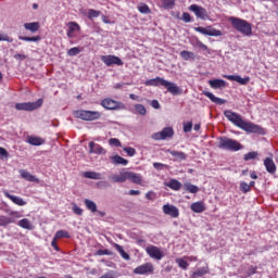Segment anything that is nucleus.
<instances>
[{
    "mask_svg": "<svg viewBox=\"0 0 278 278\" xmlns=\"http://www.w3.org/2000/svg\"><path fill=\"white\" fill-rule=\"evenodd\" d=\"M124 151H125V152L127 153V155H129V156H134V155H136V153H137L136 149H135V148H130V147L124 148Z\"/></svg>",
    "mask_w": 278,
    "mask_h": 278,
    "instance_id": "4d7b16f0",
    "label": "nucleus"
},
{
    "mask_svg": "<svg viewBox=\"0 0 278 278\" xmlns=\"http://www.w3.org/2000/svg\"><path fill=\"white\" fill-rule=\"evenodd\" d=\"M208 273H210L208 267H201L192 273V278H202L204 277V275H208Z\"/></svg>",
    "mask_w": 278,
    "mask_h": 278,
    "instance_id": "c756f323",
    "label": "nucleus"
},
{
    "mask_svg": "<svg viewBox=\"0 0 278 278\" xmlns=\"http://www.w3.org/2000/svg\"><path fill=\"white\" fill-rule=\"evenodd\" d=\"M101 105L106 109V110H111V111H115V110H125V104L123 102H118V101H114L111 98H106L104 100L101 101Z\"/></svg>",
    "mask_w": 278,
    "mask_h": 278,
    "instance_id": "0eeeda50",
    "label": "nucleus"
},
{
    "mask_svg": "<svg viewBox=\"0 0 278 278\" xmlns=\"http://www.w3.org/2000/svg\"><path fill=\"white\" fill-rule=\"evenodd\" d=\"M114 249H116L121 257H123V260H126V262H129V260H131L130 254L124 250L123 245H119L118 243H114Z\"/></svg>",
    "mask_w": 278,
    "mask_h": 278,
    "instance_id": "a878e982",
    "label": "nucleus"
},
{
    "mask_svg": "<svg viewBox=\"0 0 278 278\" xmlns=\"http://www.w3.org/2000/svg\"><path fill=\"white\" fill-rule=\"evenodd\" d=\"M17 225L22 229H33V225H31L30 220L27 218H23V219L18 220Z\"/></svg>",
    "mask_w": 278,
    "mask_h": 278,
    "instance_id": "4c0bfd02",
    "label": "nucleus"
},
{
    "mask_svg": "<svg viewBox=\"0 0 278 278\" xmlns=\"http://www.w3.org/2000/svg\"><path fill=\"white\" fill-rule=\"evenodd\" d=\"M180 56L186 60V61H189V60H194L195 59V54L193 52H190V51H181L180 52Z\"/></svg>",
    "mask_w": 278,
    "mask_h": 278,
    "instance_id": "58836bf2",
    "label": "nucleus"
},
{
    "mask_svg": "<svg viewBox=\"0 0 278 278\" xmlns=\"http://www.w3.org/2000/svg\"><path fill=\"white\" fill-rule=\"evenodd\" d=\"M146 253L149 255V257H151L152 260H163V257H165L164 252L155 245H148L146 248Z\"/></svg>",
    "mask_w": 278,
    "mask_h": 278,
    "instance_id": "f8f14e48",
    "label": "nucleus"
},
{
    "mask_svg": "<svg viewBox=\"0 0 278 278\" xmlns=\"http://www.w3.org/2000/svg\"><path fill=\"white\" fill-rule=\"evenodd\" d=\"M54 238L56 240H60L61 238H71L70 232L66 230H58L54 235Z\"/></svg>",
    "mask_w": 278,
    "mask_h": 278,
    "instance_id": "a19ab883",
    "label": "nucleus"
},
{
    "mask_svg": "<svg viewBox=\"0 0 278 278\" xmlns=\"http://www.w3.org/2000/svg\"><path fill=\"white\" fill-rule=\"evenodd\" d=\"M24 29L29 30L30 33H37L40 29V23L34 22V23H25L23 25Z\"/></svg>",
    "mask_w": 278,
    "mask_h": 278,
    "instance_id": "bb28decb",
    "label": "nucleus"
},
{
    "mask_svg": "<svg viewBox=\"0 0 278 278\" xmlns=\"http://www.w3.org/2000/svg\"><path fill=\"white\" fill-rule=\"evenodd\" d=\"M98 255H111L110 250H99Z\"/></svg>",
    "mask_w": 278,
    "mask_h": 278,
    "instance_id": "0e129e2a",
    "label": "nucleus"
},
{
    "mask_svg": "<svg viewBox=\"0 0 278 278\" xmlns=\"http://www.w3.org/2000/svg\"><path fill=\"white\" fill-rule=\"evenodd\" d=\"M130 180L134 184L142 185V177L139 174L132 172H126V180Z\"/></svg>",
    "mask_w": 278,
    "mask_h": 278,
    "instance_id": "4be33fe9",
    "label": "nucleus"
},
{
    "mask_svg": "<svg viewBox=\"0 0 278 278\" xmlns=\"http://www.w3.org/2000/svg\"><path fill=\"white\" fill-rule=\"evenodd\" d=\"M167 165L163 164V163H153V167L156 169H162L163 167H166Z\"/></svg>",
    "mask_w": 278,
    "mask_h": 278,
    "instance_id": "e2e57ef3",
    "label": "nucleus"
},
{
    "mask_svg": "<svg viewBox=\"0 0 278 278\" xmlns=\"http://www.w3.org/2000/svg\"><path fill=\"white\" fill-rule=\"evenodd\" d=\"M43 104L42 99H38L36 102L16 103L15 109L18 111H34L39 109Z\"/></svg>",
    "mask_w": 278,
    "mask_h": 278,
    "instance_id": "6e6552de",
    "label": "nucleus"
},
{
    "mask_svg": "<svg viewBox=\"0 0 278 278\" xmlns=\"http://www.w3.org/2000/svg\"><path fill=\"white\" fill-rule=\"evenodd\" d=\"M208 85L214 89H220L227 86V83L223 79L210 80Z\"/></svg>",
    "mask_w": 278,
    "mask_h": 278,
    "instance_id": "c85d7f7f",
    "label": "nucleus"
},
{
    "mask_svg": "<svg viewBox=\"0 0 278 278\" xmlns=\"http://www.w3.org/2000/svg\"><path fill=\"white\" fill-rule=\"evenodd\" d=\"M218 141V148L223 150L239 151L242 149V144L235 139L220 137Z\"/></svg>",
    "mask_w": 278,
    "mask_h": 278,
    "instance_id": "20e7f679",
    "label": "nucleus"
},
{
    "mask_svg": "<svg viewBox=\"0 0 278 278\" xmlns=\"http://www.w3.org/2000/svg\"><path fill=\"white\" fill-rule=\"evenodd\" d=\"M163 213L166 216H170L172 218H178L180 216L179 208L172 204H164L163 205Z\"/></svg>",
    "mask_w": 278,
    "mask_h": 278,
    "instance_id": "2eb2a0df",
    "label": "nucleus"
},
{
    "mask_svg": "<svg viewBox=\"0 0 278 278\" xmlns=\"http://www.w3.org/2000/svg\"><path fill=\"white\" fill-rule=\"evenodd\" d=\"M18 39L23 40V41H27V42H37V41L41 40V37L40 36H34V37H23V36H20Z\"/></svg>",
    "mask_w": 278,
    "mask_h": 278,
    "instance_id": "79ce46f5",
    "label": "nucleus"
},
{
    "mask_svg": "<svg viewBox=\"0 0 278 278\" xmlns=\"http://www.w3.org/2000/svg\"><path fill=\"white\" fill-rule=\"evenodd\" d=\"M109 143H110L111 146L122 147V142H121V140L117 139V138H111V139L109 140Z\"/></svg>",
    "mask_w": 278,
    "mask_h": 278,
    "instance_id": "6e6d98bb",
    "label": "nucleus"
},
{
    "mask_svg": "<svg viewBox=\"0 0 278 278\" xmlns=\"http://www.w3.org/2000/svg\"><path fill=\"white\" fill-rule=\"evenodd\" d=\"M155 267L153 263H144L140 266H137L132 273L134 275H153Z\"/></svg>",
    "mask_w": 278,
    "mask_h": 278,
    "instance_id": "9b49d317",
    "label": "nucleus"
},
{
    "mask_svg": "<svg viewBox=\"0 0 278 278\" xmlns=\"http://www.w3.org/2000/svg\"><path fill=\"white\" fill-rule=\"evenodd\" d=\"M67 27H68V29H67L66 36L68 38H73L74 37V33L75 31H80V29H81L79 24H77L76 22H70L67 24Z\"/></svg>",
    "mask_w": 278,
    "mask_h": 278,
    "instance_id": "5701e85b",
    "label": "nucleus"
},
{
    "mask_svg": "<svg viewBox=\"0 0 278 278\" xmlns=\"http://www.w3.org/2000/svg\"><path fill=\"white\" fill-rule=\"evenodd\" d=\"M9 216L12 217L0 215V227H8V225L15 223V218H22V215L18 211H10Z\"/></svg>",
    "mask_w": 278,
    "mask_h": 278,
    "instance_id": "1a4fd4ad",
    "label": "nucleus"
},
{
    "mask_svg": "<svg viewBox=\"0 0 278 278\" xmlns=\"http://www.w3.org/2000/svg\"><path fill=\"white\" fill-rule=\"evenodd\" d=\"M111 160H112V163H113L114 165H119V164H121V165H127V164L129 163L128 160L124 159V157L121 156V155L112 156Z\"/></svg>",
    "mask_w": 278,
    "mask_h": 278,
    "instance_id": "f704fd0d",
    "label": "nucleus"
},
{
    "mask_svg": "<svg viewBox=\"0 0 278 278\" xmlns=\"http://www.w3.org/2000/svg\"><path fill=\"white\" fill-rule=\"evenodd\" d=\"M84 202H85V205H86L87 210L92 212V214L98 212V206H97L96 202H93L92 200H89V199H85Z\"/></svg>",
    "mask_w": 278,
    "mask_h": 278,
    "instance_id": "c9c22d12",
    "label": "nucleus"
},
{
    "mask_svg": "<svg viewBox=\"0 0 278 278\" xmlns=\"http://www.w3.org/2000/svg\"><path fill=\"white\" fill-rule=\"evenodd\" d=\"M101 15V11H96L93 9L88 10V18L93 20Z\"/></svg>",
    "mask_w": 278,
    "mask_h": 278,
    "instance_id": "c03bdc74",
    "label": "nucleus"
},
{
    "mask_svg": "<svg viewBox=\"0 0 278 278\" xmlns=\"http://www.w3.org/2000/svg\"><path fill=\"white\" fill-rule=\"evenodd\" d=\"M81 52V50L77 47H74L67 51V55L70 56H76Z\"/></svg>",
    "mask_w": 278,
    "mask_h": 278,
    "instance_id": "8fccbe9b",
    "label": "nucleus"
},
{
    "mask_svg": "<svg viewBox=\"0 0 278 278\" xmlns=\"http://www.w3.org/2000/svg\"><path fill=\"white\" fill-rule=\"evenodd\" d=\"M9 152L7 151V149L0 147V156H8Z\"/></svg>",
    "mask_w": 278,
    "mask_h": 278,
    "instance_id": "69168bd1",
    "label": "nucleus"
},
{
    "mask_svg": "<svg viewBox=\"0 0 278 278\" xmlns=\"http://www.w3.org/2000/svg\"><path fill=\"white\" fill-rule=\"evenodd\" d=\"M51 247L54 249V251H60V248L58 245V239L56 237H53L52 241H51Z\"/></svg>",
    "mask_w": 278,
    "mask_h": 278,
    "instance_id": "bf43d9fd",
    "label": "nucleus"
},
{
    "mask_svg": "<svg viewBox=\"0 0 278 278\" xmlns=\"http://www.w3.org/2000/svg\"><path fill=\"white\" fill-rule=\"evenodd\" d=\"M15 60L25 61L27 59V55L24 54H15L13 56Z\"/></svg>",
    "mask_w": 278,
    "mask_h": 278,
    "instance_id": "680f3d73",
    "label": "nucleus"
},
{
    "mask_svg": "<svg viewBox=\"0 0 278 278\" xmlns=\"http://www.w3.org/2000/svg\"><path fill=\"white\" fill-rule=\"evenodd\" d=\"M165 152L173 155L175 157V161H186L188 157V155L182 151L167 149Z\"/></svg>",
    "mask_w": 278,
    "mask_h": 278,
    "instance_id": "412c9836",
    "label": "nucleus"
},
{
    "mask_svg": "<svg viewBox=\"0 0 278 278\" xmlns=\"http://www.w3.org/2000/svg\"><path fill=\"white\" fill-rule=\"evenodd\" d=\"M264 166L269 174H275L277 172V165H275V161L270 157L264 160Z\"/></svg>",
    "mask_w": 278,
    "mask_h": 278,
    "instance_id": "6ab92c4d",
    "label": "nucleus"
},
{
    "mask_svg": "<svg viewBox=\"0 0 278 278\" xmlns=\"http://www.w3.org/2000/svg\"><path fill=\"white\" fill-rule=\"evenodd\" d=\"M176 264L179 268H182V270H188L189 268V263L185 258H176Z\"/></svg>",
    "mask_w": 278,
    "mask_h": 278,
    "instance_id": "ea45409f",
    "label": "nucleus"
},
{
    "mask_svg": "<svg viewBox=\"0 0 278 278\" xmlns=\"http://www.w3.org/2000/svg\"><path fill=\"white\" fill-rule=\"evenodd\" d=\"M204 96L207 97L213 103H216V104H225L226 103V100L222 99V98H217L215 97L212 92L210 91H205L204 92Z\"/></svg>",
    "mask_w": 278,
    "mask_h": 278,
    "instance_id": "cd10ccee",
    "label": "nucleus"
},
{
    "mask_svg": "<svg viewBox=\"0 0 278 278\" xmlns=\"http://www.w3.org/2000/svg\"><path fill=\"white\" fill-rule=\"evenodd\" d=\"M194 30L198 33H201L202 35H207L211 37H220L224 35L222 30L215 29L212 26H208L206 28L205 27H195Z\"/></svg>",
    "mask_w": 278,
    "mask_h": 278,
    "instance_id": "4468645a",
    "label": "nucleus"
},
{
    "mask_svg": "<svg viewBox=\"0 0 278 278\" xmlns=\"http://www.w3.org/2000/svg\"><path fill=\"white\" fill-rule=\"evenodd\" d=\"M0 41L13 42V39L8 35H0Z\"/></svg>",
    "mask_w": 278,
    "mask_h": 278,
    "instance_id": "052dcab7",
    "label": "nucleus"
},
{
    "mask_svg": "<svg viewBox=\"0 0 278 278\" xmlns=\"http://www.w3.org/2000/svg\"><path fill=\"white\" fill-rule=\"evenodd\" d=\"M189 11L193 12L197 18H200V20H203V21L210 20L208 12L205 8H202V7L197 5V4H191L189 7Z\"/></svg>",
    "mask_w": 278,
    "mask_h": 278,
    "instance_id": "9d476101",
    "label": "nucleus"
},
{
    "mask_svg": "<svg viewBox=\"0 0 278 278\" xmlns=\"http://www.w3.org/2000/svg\"><path fill=\"white\" fill-rule=\"evenodd\" d=\"M151 105H152V108H154V109H160V108H161V104H160V102H159L157 100H153V101L151 102Z\"/></svg>",
    "mask_w": 278,
    "mask_h": 278,
    "instance_id": "338daca9",
    "label": "nucleus"
},
{
    "mask_svg": "<svg viewBox=\"0 0 278 278\" xmlns=\"http://www.w3.org/2000/svg\"><path fill=\"white\" fill-rule=\"evenodd\" d=\"M193 128V123L192 122H188L184 124V131L185 132H190L192 131Z\"/></svg>",
    "mask_w": 278,
    "mask_h": 278,
    "instance_id": "864d4df0",
    "label": "nucleus"
},
{
    "mask_svg": "<svg viewBox=\"0 0 278 278\" xmlns=\"http://www.w3.org/2000/svg\"><path fill=\"white\" fill-rule=\"evenodd\" d=\"M72 210L74 214H76V216H83V213H84L83 208H80L76 204L73 205Z\"/></svg>",
    "mask_w": 278,
    "mask_h": 278,
    "instance_id": "603ef678",
    "label": "nucleus"
},
{
    "mask_svg": "<svg viewBox=\"0 0 278 278\" xmlns=\"http://www.w3.org/2000/svg\"><path fill=\"white\" fill-rule=\"evenodd\" d=\"M88 147H89V151H88L89 154H106V150L99 143L90 141L88 143Z\"/></svg>",
    "mask_w": 278,
    "mask_h": 278,
    "instance_id": "f3484780",
    "label": "nucleus"
},
{
    "mask_svg": "<svg viewBox=\"0 0 278 278\" xmlns=\"http://www.w3.org/2000/svg\"><path fill=\"white\" fill-rule=\"evenodd\" d=\"M224 77L231 80V81H237V83H239L240 85H243V86L248 85L251 81L250 77L242 78L239 75H225Z\"/></svg>",
    "mask_w": 278,
    "mask_h": 278,
    "instance_id": "a211bd4d",
    "label": "nucleus"
},
{
    "mask_svg": "<svg viewBox=\"0 0 278 278\" xmlns=\"http://www.w3.org/2000/svg\"><path fill=\"white\" fill-rule=\"evenodd\" d=\"M182 187L184 190L190 193H198L200 191V188L197 185H192L191 182H185Z\"/></svg>",
    "mask_w": 278,
    "mask_h": 278,
    "instance_id": "72a5a7b5",
    "label": "nucleus"
},
{
    "mask_svg": "<svg viewBox=\"0 0 278 278\" xmlns=\"http://www.w3.org/2000/svg\"><path fill=\"white\" fill-rule=\"evenodd\" d=\"M99 278H118V275H117V271L115 270H109L108 273H105Z\"/></svg>",
    "mask_w": 278,
    "mask_h": 278,
    "instance_id": "49530a36",
    "label": "nucleus"
},
{
    "mask_svg": "<svg viewBox=\"0 0 278 278\" xmlns=\"http://www.w3.org/2000/svg\"><path fill=\"white\" fill-rule=\"evenodd\" d=\"M258 156V153L255 151L249 152L247 154H244V161H250V160H254Z\"/></svg>",
    "mask_w": 278,
    "mask_h": 278,
    "instance_id": "09e8293b",
    "label": "nucleus"
},
{
    "mask_svg": "<svg viewBox=\"0 0 278 278\" xmlns=\"http://www.w3.org/2000/svg\"><path fill=\"white\" fill-rule=\"evenodd\" d=\"M135 110L138 114H140L142 116L147 115V113H148V111L143 104H136Z\"/></svg>",
    "mask_w": 278,
    "mask_h": 278,
    "instance_id": "37998d69",
    "label": "nucleus"
},
{
    "mask_svg": "<svg viewBox=\"0 0 278 278\" xmlns=\"http://www.w3.org/2000/svg\"><path fill=\"white\" fill-rule=\"evenodd\" d=\"M228 21L230 22L231 26L239 33L244 36H252L253 35V27L252 24L248 21L241 20L239 17H229Z\"/></svg>",
    "mask_w": 278,
    "mask_h": 278,
    "instance_id": "7ed1b4c3",
    "label": "nucleus"
},
{
    "mask_svg": "<svg viewBox=\"0 0 278 278\" xmlns=\"http://www.w3.org/2000/svg\"><path fill=\"white\" fill-rule=\"evenodd\" d=\"M162 8L165 10L174 9L176 5V0H161Z\"/></svg>",
    "mask_w": 278,
    "mask_h": 278,
    "instance_id": "e433bc0d",
    "label": "nucleus"
},
{
    "mask_svg": "<svg viewBox=\"0 0 278 278\" xmlns=\"http://www.w3.org/2000/svg\"><path fill=\"white\" fill-rule=\"evenodd\" d=\"M83 176L85 178L96 179V180L103 179V175L101 173H96V172H84Z\"/></svg>",
    "mask_w": 278,
    "mask_h": 278,
    "instance_id": "7c9ffc66",
    "label": "nucleus"
},
{
    "mask_svg": "<svg viewBox=\"0 0 278 278\" xmlns=\"http://www.w3.org/2000/svg\"><path fill=\"white\" fill-rule=\"evenodd\" d=\"M3 195L10 199L14 203V205H18L20 207H24V205H27V202L23 198L13 195L8 190L3 191Z\"/></svg>",
    "mask_w": 278,
    "mask_h": 278,
    "instance_id": "dca6fc26",
    "label": "nucleus"
},
{
    "mask_svg": "<svg viewBox=\"0 0 278 278\" xmlns=\"http://www.w3.org/2000/svg\"><path fill=\"white\" fill-rule=\"evenodd\" d=\"M166 186L169 187L170 189L175 190V191H178L182 188V184L177 179H170L166 184Z\"/></svg>",
    "mask_w": 278,
    "mask_h": 278,
    "instance_id": "2f4dec72",
    "label": "nucleus"
},
{
    "mask_svg": "<svg viewBox=\"0 0 278 278\" xmlns=\"http://www.w3.org/2000/svg\"><path fill=\"white\" fill-rule=\"evenodd\" d=\"M175 136V130L173 127H165L159 132L152 134L151 138L153 140L160 141V140H165L173 138Z\"/></svg>",
    "mask_w": 278,
    "mask_h": 278,
    "instance_id": "423d86ee",
    "label": "nucleus"
},
{
    "mask_svg": "<svg viewBox=\"0 0 278 278\" xmlns=\"http://www.w3.org/2000/svg\"><path fill=\"white\" fill-rule=\"evenodd\" d=\"M198 47L201 48L203 51L208 50V47L206 45H204L203 42H201V41L198 42Z\"/></svg>",
    "mask_w": 278,
    "mask_h": 278,
    "instance_id": "774afa93",
    "label": "nucleus"
},
{
    "mask_svg": "<svg viewBox=\"0 0 278 278\" xmlns=\"http://www.w3.org/2000/svg\"><path fill=\"white\" fill-rule=\"evenodd\" d=\"M21 177L24 178L25 180L29 181V182H36L39 184L40 179L37 178L35 175L30 174L29 172L23 169L20 172Z\"/></svg>",
    "mask_w": 278,
    "mask_h": 278,
    "instance_id": "b1692460",
    "label": "nucleus"
},
{
    "mask_svg": "<svg viewBox=\"0 0 278 278\" xmlns=\"http://www.w3.org/2000/svg\"><path fill=\"white\" fill-rule=\"evenodd\" d=\"M181 20H182L185 23H191V22H192V16H191L190 13L185 12V13H182Z\"/></svg>",
    "mask_w": 278,
    "mask_h": 278,
    "instance_id": "5fc2aeb1",
    "label": "nucleus"
},
{
    "mask_svg": "<svg viewBox=\"0 0 278 278\" xmlns=\"http://www.w3.org/2000/svg\"><path fill=\"white\" fill-rule=\"evenodd\" d=\"M74 116L87 121V122H92L96 119L101 118L102 114L98 111H87V110H77L73 112Z\"/></svg>",
    "mask_w": 278,
    "mask_h": 278,
    "instance_id": "39448f33",
    "label": "nucleus"
},
{
    "mask_svg": "<svg viewBox=\"0 0 278 278\" xmlns=\"http://www.w3.org/2000/svg\"><path fill=\"white\" fill-rule=\"evenodd\" d=\"M27 142L31 146H42L46 140L41 137H28Z\"/></svg>",
    "mask_w": 278,
    "mask_h": 278,
    "instance_id": "473e14b6",
    "label": "nucleus"
},
{
    "mask_svg": "<svg viewBox=\"0 0 278 278\" xmlns=\"http://www.w3.org/2000/svg\"><path fill=\"white\" fill-rule=\"evenodd\" d=\"M258 267L250 266L247 271V277H252V275H256Z\"/></svg>",
    "mask_w": 278,
    "mask_h": 278,
    "instance_id": "3c124183",
    "label": "nucleus"
},
{
    "mask_svg": "<svg viewBox=\"0 0 278 278\" xmlns=\"http://www.w3.org/2000/svg\"><path fill=\"white\" fill-rule=\"evenodd\" d=\"M101 61L106 66H112V65L123 66L124 65L123 60L116 55H102Z\"/></svg>",
    "mask_w": 278,
    "mask_h": 278,
    "instance_id": "ddd939ff",
    "label": "nucleus"
},
{
    "mask_svg": "<svg viewBox=\"0 0 278 278\" xmlns=\"http://www.w3.org/2000/svg\"><path fill=\"white\" fill-rule=\"evenodd\" d=\"M112 182H125L127 180V172H121L118 175L109 177Z\"/></svg>",
    "mask_w": 278,
    "mask_h": 278,
    "instance_id": "393cba45",
    "label": "nucleus"
},
{
    "mask_svg": "<svg viewBox=\"0 0 278 278\" xmlns=\"http://www.w3.org/2000/svg\"><path fill=\"white\" fill-rule=\"evenodd\" d=\"M190 210L193 211L195 214H202V212L206 211V206L204 202L198 201V202H193L190 205Z\"/></svg>",
    "mask_w": 278,
    "mask_h": 278,
    "instance_id": "aec40b11",
    "label": "nucleus"
},
{
    "mask_svg": "<svg viewBox=\"0 0 278 278\" xmlns=\"http://www.w3.org/2000/svg\"><path fill=\"white\" fill-rule=\"evenodd\" d=\"M138 11L142 14H150L151 13V9L149 8V5L147 4H141L138 7Z\"/></svg>",
    "mask_w": 278,
    "mask_h": 278,
    "instance_id": "de8ad7c7",
    "label": "nucleus"
},
{
    "mask_svg": "<svg viewBox=\"0 0 278 278\" xmlns=\"http://www.w3.org/2000/svg\"><path fill=\"white\" fill-rule=\"evenodd\" d=\"M146 199H148V200H155L156 199V193H154L153 191H148L146 193Z\"/></svg>",
    "mask_w": 278,
    "mask_h": 278,
    "instance_id": "13d9d810",
    "label": "nucleus"
},
{
    "mask_svg": "<svg viewBox=\"0 0 278 278\" xmlns=\"http://www.w3.org/2000/svg\"><path fill=\"white\" fill-rule=\"evenodd\" d=\"M225 117L230 121L233 125L237 127L245 130L247 132L251 134H257V135H266V130L254 123L245 122L241 115L238 113H235L232 111H225L224 112Z\"/></svg>",
    "mask_w": 278,
    "mask_h": 278,
    "instance_id": "f257e3e1",
    "label": "nucleus"
},
{
    "mask_svg": "<svg viewBox=\"0 0 278 278\" xmlns=\"http://www.w3.org/2000/svg\"><path fill=\"white\" fill-rule=\"evenodd\" d=\"M240 190L243 192V193H248L250 192L252 189H251V186L245 182V181H241L240 182Z\"/></svg>",
    "mask_w": 278,
    "mask_h": 278,
    "instance_id": "a18cd8bd",
    "label": "nucleus"
},
{
    "mask_svg": "<svg viewBox=\"0 0 278 278\" xmlns=\"http://www.w3.org/2000/svg\"><path fill=\"white\" fill-rule=\"evenodd\" d=\"M146 85L147 86H155V87L164 86L167 89V91L174 96H179L182 93L180 87H178L176 84L167 81L166 79L161 78V77H156V78L147 80Z\"/></svg>",
    "mask_w": 278,
    "mask_h": 278,
    "instance_id": "f03ea898",
    "label": "nucleus"
}]
</instances>
